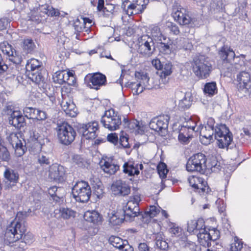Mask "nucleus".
Returning <instances> with one entry per match:
<instances>
[{
    "instance_id": "obj_53",
    "label": "nucleus",
    "mask_w": 251,
    "mask_h": 251,
    "mask_svg": "<svg viewBox=\"0 0 251 251\" xmlns=\"http://www.w3.org/2000/svg\"><path fill=\"white\" fill-rule=\"evenodd\" d=\"M179 244L182 247L186 249H188L192 251H196L197 249L198 248V247L195 243L188 241L187 238L185 241H181L179 243Z\"/></svg>"
},
{
    "instance_id": "obj_50",
    "label": "nucleus",
    "mask_w": 251,
    "mask_h": 251,
    "mask_svg": "<svg viewBox=\"0 0 251 251\" xmlns=\"http://www.w3.org/2000/svg\"><path fill=\"white\" fill-rule=\"evenodd\" d=\"M64 71H57L53 76L54 81L55 83L62 84L65 82Z\"/></svg>"
},
{
    "instance_id": "obj_4",
    "label": "nucleus",
    "mask_w": 251,
    "mask_h": 251,
    "mask_svg": "<svg viewBox=\"0 0 251 251\" xmlns=\"http://www.w3.org/2000/svg\"><path fill=\"white\" fill-rule=\"evenodd\" d=\"M91 187L87 182L77 181L72 189L73 197L76 201L82 203L87 202L91 195Z\"/></svg>"
},
{
    "instance_id": "obj_16",
    "label": "nucleus",
    "mask_w": 251,
    "mask_h": 251,
    "mask_svg": "<svg viewBox=\"0 0 251 251\" xmlns=\"http://www.w3.org/2000/svg\"><path fill=\"white\" fill-rule=\"evenodd\" d=\"M123 121L125 127L136 135L143 134L146 129V126L142 122L136 120L129 121L126 118H124Z\"/></svg>"
},
{
    "instance_id": "obj_22",
    "label": "nucleus",
    "mask_w": 251,
    "mask_h": 251,
    "mask_svg": "<svg viewBox=\"0 0 251 251\" xmlns=\"http://www.w3.org/2000/svg\"><path fill=\"white\" fill-rule=\"evenodd\" d=\"M65 175V170L61 165L57 164H52L50 169L49 176L51 179L55 181H61Z\"/></svg>"
},
{
    "instance_id": "obj_39",
    "label": "nucleus",
    "mask_w": 251,
    "mask_h": 251,
    "mask_svg": "<svg viewBox=\"0 0 251 251\" xmlns=\"http://www.w3.org/2000/svg\"><path fill=\"white\" fill-rule=\"evenodd\" d=\"M125 86L128 87L132 89L133 95H139L142 93L144 91V88L141 85V83H139L138 82H128Z\"/></svg>"
},
{
    "instance_id": "obj_57",
    "label": "nucleus",
    "mask_w": 251,
    "mask_h": 251,
    "mask_svg": "<svg viewBox=\"0 0 251 251\" xmlns=\"http://www.w3.org/2000/svg\"><path fill=\"white\" fill-rule=\"evenodd\" d=\"M243 248L242 242L239 241L237 237L234 238V242L231 245V251H239Z\"/></svg>"
},
{
    "instance_id": "obj_3",
    "label": "nucleus",
    "mask_w": 251,
    "mask_h": 251,
    "mask_svg": "<svg viewBox=\"0 0 251 251\" xmlns=\"http://www.w3.org/2000/svg\"><path fill=\"white\" fill-rule=\"evenodd\" d=\"M215 138L217 141V145L220 148L224 149L231 145H234L232 142V134L225 125H220L215 127Z\"/></svg>"
},
{
    "instance_id": "obj_60",
    "label": "nucleus",
    "mask_w": 251,
    "mask_h": 251,
    "mask_svg": "<svg viewBox=\"0 0 251 251\" xmlns=\"http://www.w3.org/2000/svg\"><path fill=\"white\" fill-rule=\"evenodd\" d=\"M197 229H196L195 234L198 235V233H201V229H206L204 225V221L202 219H199L197 220Z\"/></svg>"
},
{
    "instance_id": "obj_38",
    "label": "nucleus",
    "mask_w": 251,
    "mask_h": 251,
    "mask_svg": "<svg viewBox=\"0 0 251 251\" xmlns=\"http://www.w3.org/2000/svg\"><path fill=\"white\" fill-rule=\"evenodd\" d=\"M203 91L205 94L211 97L217 93L218 90L216 83L215 82L206 83L204 87Z\"/></svg>"
},
{
    "instance_id": "obj_42",
    "label": "nucleus",
    "mask_w": 251,
    "mask_h": 251,
    "mask_svg": "<svg viewBox=\"0 0 251 251\" xmlns=\"http://www.w3.org/2000/svg\"><path fill=\"white\" fill-rule=\"evenodd\" d=\"M108 241L114 247L120 250L124 245V240L118 236H111L109 237Z\"/></svg>"
},
{
    "instance_id": "obj_48",
    "label": "nucleus",
    "mask_w": 251,
    "mask_h": 251,
    "mask_svg": "<svg viewBox=\"0 0 251 251\" xmlns=\"http://www.w3.org/2000/svg\"><path fill=\"white\" fill-rule=\"evenodd\" d=\"M9 60L15 64L12 68H16V65L20 64L22 61V56L16 51L14 50L12 55H11L9 58Z\"/></svg>"
},
{
    "instance_id": "obj_49",
    "label": "nucleus",
    "mask_w": 251,
    "mask_h": 251,
    "mask_svg": "<svg viewBox=\"0 0 251 251\" xmlns=\"http://www.w3.org/2000/svg\"><path fill=\"white\" fill-rule=\"evenodd\" d=\"M221 166L220 163L216 159H214L207 164V170H210L211 172H218L220 170Z\"/></svg>"
},
{
    "instance_id": "obj_8",
    "label": "nucleus",
    "mask_w": 251,
    "mask_h": 251,
    "mask_svg": "<svg viewBox=\"0 0 251 251\" xmlns=\"http://www.w3.org/2000/svg\"><path fill=\"white\" fill-rule=\"evenodd\" d=\"M193 68L196 75L201 78H207L212 69L211 65L203 56L195 59Z\"/></svg>"
},
{
    "instance_id": "obj_5",
    "label": "nucleus",
    "mask_w": 251,
    "mask_h": 251,
    "mask_svg": "<svg viewBox=\"0 0 251 251\" xmlns=\"http://www.w3.org/2000/svg\"><path fill=\"white\" fill-rule=\"evenodd\" d=\"M189 172H198L204 174L207 170L206 158L204 154L198 153L190 157L186 164Z\"/></svg>"
},
{
    "instance_id": "obj_25",
    "label": "nucleus",
    "mask_w": 251,
    "mask_h": 251,
    "mask_svg": "<svg viewBox=\"0 0 251 251\" xmlns=\"http://www.w3.org/2000/svg\"><path fill=\"white\" fill-rule=\"evenodd\" d=\"M9 123L14 126L20 128L25 125V118L20 111H14L11 114Z\"/></svg>"
},
{
    "instance_id": "obj_46",
    "label": "nucleus",
    "mask_w": 251,
    "mask_h": 251,
    "mask_svg": "<svg viewBox=\"0 0 251 251\" xmlns=\"http://www.w3.org/2000/svg\"><path fill=\"white\" fill-rule=\"evenodd\" d=\"M221 58L223 60H227L228 57L233 58L235 55L234 51L230 50L223 48L219 52Z\"/></svg>"
},
{
    "instance_id": "obj_55",
    "label": "nucleus",
    "mask_w": 251,
    "mask_h": 251,
    "mask_svg": "<svg viewBox=\"0 0 251 251\" xmlns=\"http://www.w3.org/2000/svg\"><path fill=\"white\" fill-rule=\"evenodd\" d=\"M81 19L82 21V23L80 25H77V23H79L80 20L79 19H77L75 22V29L76 30L79 31L82 29L83 27H84V25L87 24H91L92 23V21L87 18H82L81 17Z\"/></svg>"
},
{
    "instance_id": "obj_59",
    "label": "nucleus",
    "mask_w": 251,
    "mask_h": 251,
    "mask_svg": "<svg viewBox=\"0 0 251 251\" xmlns=\"http://www.w3.org/2000/svg\"><path fill=\"white\" fill-rule=\"evenodd\" d=\"M197 220H191L187 224V231L190 233L195 234L197 229Z\"/></svg>"
},
{
    "instance_id": "obj_19",
    "label": "nucleus",
    "mask_w": 251,
    "mask_h": 251,
    "mask_svg": "<svg viewBox=\"0 0 251 251\" xmlns=\"http://www.w3.org/2000/svg\"><path fill=\"white\" fill-rule=\"evenodd\" d=\"M173 16L175 21L180 25H187L190 24L192 20L188 14L186 10L183 8H178L173 13Z\"/></svg>"
},
{
    "instance_id": "obj_47",
    "label": "nucleus",
    "mask_w": 251,
    "mask_h": 251,
    "mask_svg": "<svg viewBox=\"0 0 251 251\" xmlns=\"http://www.w3.org/2000/svg\"><path fill=\"white\" fill-rule=\"evenodd\" d=\"M172 65L170 62L163 63L162 65L160 70L162 71V74H163L164 77L170 75L172 71Z\"/></svg>"
},
{
    "instance_id": "obj_36",
    "label": "nucleus",
    "mask_w": 251,
    "mask_h": 251,
    "mask_svg": "<svg viewBox=\"0 0 251 251\" xmlns=\"http://www.w3.org/2000/svg\"><path fill=\"white\" fill-rule=\"evenodd\" d=\"M60 216L63 219H69L71 218H74L75 217L76 212L75 211L69 208L62 207L59 209Z\"/></svg>"
},
{
    "instance_id": "obj_2",
    "label": "nucleus",
    "mask_w": 251,
    "mask_h": 251,
    "mask_svg": "<svg viewBox=\"0 0 251 251\" xmlns=\"http://www.w3.org/2000/svg\"><path fill=\"white\" fill-rule=\"evenodd\" d=\"M55 130L59 141L65 145L71 144L76 136L74 129L65 122H58Z\"/></svg>"
},
{
    "instance_id": "obj_6",
    "label": "nucleus",
    "mask_w": 251,
    "mask_h": 251,
    "mask_svg": "<svg viewBox=\"0 0 251 251\" xmlns=\"http://www.w3.org/2000/svg\"><path fill=\"white\" fill-rule=\"evenodd\" d=\"M121 123V116L113 109L106 110L101 118V123L103 127L110 131L118 129Z\"/></svg>"
},
{
    "instance_id": "obj_28",
    "label": "nucleus",
    "mask_w": 251,
    "mask_h": 251,
    "mask_svg": "<svg viewBox=\"0 0 251 251\" xmlns=\"http://www.w3.org/2000/svg\"><path fill=\"white\" fill-rule=\"evenodd\" d=\"M170 227L169 232L172 234V236L178 238V241L179 243L186 240V236L182 232L181 228L173 223L170 225Z\"/></svg>"
},
{
    "instance_id": "obj_37",
    "label": "nucleus",
    "mask_w": 251,
    "mask_h": 251,
    "mask_svg": "<svg viewBox=\"0 0 251 251\" xmlns=\"http://www.w3.org/2000/svg\"><path fill=\"white\" fill-rule=\"evenodd\" d=\"M163 41H165V40H163L162 39V42H160V52L165 54H169L172 52V51H173L174 50H176L175 49V47L173 42L171 43L167 42V43H166L165 42H163Z\"/></svg>"
},
{
    "instance_id": "obj_40",
    "label": "nucleus",
    "mask_w": 251,
    "mask_h": 251,
    "mask_svg": "<svg viewBox=\"0 0 251 251\" xmlns=\"http://www.w3.org/2000/svg\"><path fill=\"white\" fill-rule=\"evenodd\" d=\"M41 62L35 58H31L28 60L26 64V69L28 71L33 72L40 67Z\"/></svg>"
},
{
    "instance_id": "obj_24",
    "label": "nucleus",
    "mask_w": 251,
    "mask_h": 251,
    "mask_svg": "<svg viewBox=\"0 0 251 251\" xmlns=\"http://www.w3.org/2000/svg\"><path fill=\"white\" fill-rule=\"evenodd\" d=\"M84 219L94 225H99L102 222V216L96 210H88L83 215Z\"/></svg>"
},
{
    "instance_id": "obj_35",
    "label": "nucleus",
    "mask_w": 251,
    "mask_h": 251,
    "mask_svg": "<svg viewBox=\"0 0 251 251\" xmlns=\"http://www.w3.org/2000/svg\"><path fill=\"white\" fill-rule=\"evenodd\" d=\"M192 98L190 93H186L183 98L179 100L178 106L182 109H187L192 104Z\"/></svg>"
},
{
    "instance_id": "obj_20",
    "label": "nucleus",
    "mask_w": 251,
    "mask_h": 251,
    "mask_svg": "<svg viewBox=\"0 0 251 251\" xmlns=\"http://www.w3.org/2000/svg\"><path fill=\"white\" fill-rule=\"evenodd\" d=\"M62 110L66 114L71 117H74L77 115V109L75 104L70 99L66 97H63L61 102Z\"/></svg>"
},
{
    "instance_id": "obj_15",
    "label": "nucleus",
    "mask_w": 251,
    "mask_h": 251,
    "mask_svg": "<svg viewBox=\"0 0 251 251\" xmlns=\"http://www.w3.org/2000/svg\"><path fill=\"white\" fill-rule=\"evenodd\" d=\"M131 3L128 5L126 13L129 16L134 14L142 13L146 8L149 0H129Z\"/></svg>"
},
{
    "instance_id": "obj_21",
    "label": "nucleus",
    "mask_w": 251,
    "mask_h": 251,
    "mask_svg": "<svg viewBox=\"0 0 251 251\" xmlns=\"http://www.w3.org/2000/svg\"><path fill=\"white\" fill-rule=\"evenodd\" d=\"M8 140L15 149V153L18 156H21L24 154L25 148L23 145L21 141L16 134H11L9 136Z\"/></svg>"
},
{
    "instance_id": "obj_23",
    "label": "nucleus",
    "mask_w": 251,
    "mask_h": 251,
    "mask_svg": "<svg viewBox=\"0 0 251 251\" xmlns=\"http://www.w3.org/2000/svg\"><path fill=\"white\" fill-rule=\"evenodd\" d=\"M135 77L137 82L141 83L144 89H151L153 87V83L146 73L144 72H136Z\"/></svg>"
},
{
    "instance_id": "obj_63",
    "label": "nucleus",
    "mask_w": 251,
    "mask_h": 251,
    "mask_svg": "<svg viewBox=\"0 0 251 251\" xmlns=\"http://www.w3.org/2000/svg\"><path fill=\"white\" fill-rule=\"evenodd\" d=\"M1 51L2 52L5 54L7 55L9 57L11 55H12L14 50L12 49V47L11 45L7 44V45H4V46H1Z\"/></svg>"
},
{
    "instance_id": "obj_56",
    "label": "nucleus",
    "mask_w": 251,
    "mask_h": 251,
    "mask_svg": "<svg viewBox=\"0 0 251 251\" xmlns=\"http://www.w3.org/2000/svg\"><path fill=\"white\" fill-rule=\"evenodd\" d=\"M0 158L5 161H8L10 158L9 151L2 145L0 147Z\"/></svg>"
},
{
    "instance_id": "obj_54",
    "label": "nucleus",
    "mask_w": 251,
    "mask_h": 251,
    "mask_svg": "<svg viewBox=\"0 0 251 251\" xmlns=\"http://www.w3.org/2000/svg\"><path fill=\"white\" fill-rule=\"evenodd\" d=\"M161 209L160 207L152 205L150 206L149 210L146 212L145 214L151 218H153L160 212Z\"/></svg>"
},
{
    "instance_id": "obj_26",
    "label": "nucleus",
    "mask_w": 251,
    "mask_h": 251,
    "mask_svg": "<svg viewBox=\"0 0 251 251\" xmlns=\"http://www.w3.org/2000/svg\"><path fill=\"white\" fill-rule=\"evenodd\" d=\"M100 165L103 171L109 175L114 174L119 169V166L115 164L112 160L101 161Z\"/></svg>"
},
{
    "instance_id": "obj_11",
    "label": "nucleus",
    "mask_w": 251,
    "mask_h": 251,
    "mask_svg": "<svg viewBox=\"0 0 251 251\" xmlns=\"http://www.w3.org/2000/svg\"><path fill=\"white\" fill-rule=\"evenodd\" d=\"M238 83L237 89L241 97L247 96L250 94L251 86L249 84L251 80L250 74L245 71L240 72L236 77Z\"/></svg>"
},
{
    "instance_id": "obj_45",
    "label": "nucleus",
    "mask_w": 251,
    "mask_h": 251,
    "mask_svg": "<svg viewBox=\"0 0 251 251\" xmlns=\"http://www.w3.org/2000/svg\"><path fill=\"white\" fill-rule=\"evenodd\" d=\"M102 11L105 17H112L115 12V6L111 3H106Z\"/></svg>"
},
{
    "instance_id": "obj_10",
    "label": "nucleus",
    "mask_w": 251,
    "mask_h": 251,
    "mask_svg": "<svg viewBox=\"0 0 251 251\" xmlns=\"http://www.w3.org/2000/svg\"><path fill=\"white\" fill-rule=\"evenodd\" d=\"M220 232L216 228L201 229V233H198V241L201 246L206 248L211 246V242L218 239Z\"/></svg>"
},
{
    "instance_id": "obj_27",
    "label": "nucleus",
    "mask_w": 251,
    "mask_h": 251,
    "mask_svg": "<svg viewBox=\"0 0 251 251\" xmlns=\"http://www.w3.org/2000/svg\"><path fill=\"white\" fill-rule=\"evenodd\" d=\"M106 79L104 75L100 74H95L91 77L90 82L93 85V88L98 90L100 86L104 85Z\"/></svg>"
},
{
    "instance_id": "obj_34",
    "label": "nucleus",
    "mask_w": 251,
    "mask_h": 251,
    "mask_svg": "<svg viewBox=\"0 0 251 251\" xmlns=\"http://www.w3.org/2000/svg\"><path fill=\"white\" fill-rule=\"evenodd\" d=\"M151 34L154 40L162 42V40H166V37L163 35L160 30L159 27L156 25H151L150 27Z\"/></svg>"
},
{
    "instance_id": "obj_31",
    "label": "nucleus",
    "mask_w": 251,
    "mask_h": 251,
    "mask_svg": "<svg viewBox=\"0 0 251 251\" xmlns=\"http://www.w3.org/2000/svg\"><path fill=\"white\" fill-rule=\"evenodd\" d=\"M155 245L161 250H165L168 248V244L166 241L165 236L162 232H158L154 235Z\"/></svg>"
},
{
    "instance_id": "obj_12",
    "label": "nucleus",
    "mask_w": 251,
    "mask_h": 251,
    "mask_svg": "<svg viewBox=\"0 0 251 251\" xmlns=\"http://www.w3.org/2000/svg\"><path fill=\"white\" fill-rule=\"evenodd\" d=\"M98 130V123L97 122H92L87 124L80 125L78 128V132L82 134L86 139H94L97 135Z\"/></svg>"
},
{
    "instance_id": "obj_44",
    "label": "nucleus",
    "mask_w": 251,
    "mask_h": 251,
    "mask_svg": "<svg viewBox=\"0 0 251 251\" xmlns=\"http://www.w3.org/2000/svg\"><path fill=\"white\" fill-rule=\"evenodd\" d=\"M157 171L160 177L162 179L161 183L163 184V179L166 177L168 170L167 169L166 165L164 163H161L157 166Z\"/></svg>"
},
{
    "instance_id": "obj_30",
    "label": "nucleus",
    "mask_w": 251,
    "mask_h": 251,
    "mask_svg": "<svg viewBox=\"0 0 251 251\" xmlns=\"http://www.w3.org/2000/svg\"><path fill=\"white\" fill-rule=\"evenodd\" d=\"M173 44L176 50L184 49L190 50L192 47V45L190 43L187 39L184 38H179L176 39Z\"/></svg>"
},
{
    "instance_id": "obj_18",
    "label": "nucleus",
    "mask_w": 251,
    "mask_h": 251,
    "mask_svg": "<svg viewBox=\"0 0 251 251\" xmlns=\"http://www.w3.org/2000/svg\"><path fill=\"white\" fill-rule=\"evenodd\" d=\"M111 190L115 195L126 196L130 192V188L127 184L122 180L114 181L111 186Z\"/></svg>"
},
{
    "instance_id": "obj_51",
    "label": "nucleus",
    "mask_w": 251,
    "mask_h": 251,
    "mask_svg": "<svg viewBox=\"0 0 251 251\" xmlns=\"http://www.w3.org/2000/svg\"><path fill=\"white\" fill-rule=\"evenodd\" d=\"M38 162L41 165H49L50 164V154L42 152L38 155Z\"/></svg>"
},
{
    "instance_id": "obj_61",
    "label": "nucleus",
    "mask_w": 251,
    "mask_h": 251,
    "mask_svg": "<svg viewBox=\"0 0 251 251\" xmlns=\"http://www.w3.org/2000/svg\"><path fill=\"white\" fill-rule=\"evenodd\" d=\"M44 12L48 15L50 16H57L60 14L57 9H55V8L50 6H48L46 9H45Z\"/></svg>"
},
{
    "instance_id": "obj_9",
    "label": "nucleus",
    "mask_w": 251,
    "mask_h": 251,
    "mask_svg": "<svg viewBox=\"0 0 251 251\" xmlns=\"http://www.w3.org/2000/svg\"><path fill=\"white\" fill-rule=\"evenodd\" d=\"M141 201L140 195L138 194L133 195L129 198L126 203V205L123 209V213L125 217H127L129 220L140 215L139 202Z\"/></svg>"
},
{
    "instance_id": "obj_41",
    "label": "nucleus",
    "mask_w": 251,
    "mask_h": 251,
    "mask_svg": "<svg viewBox=\"0 0 251 251\" xmlns=\"http://www.w3.org/2000/svg\"><path fill=\"white\" fill-rule=\"evenodd\" d=\"M29 78L36 84H40L44 81V78L41 73L37 71L35 73L31 72L28 74Z\"/></svg>"
},
{
    "instance_id": "obj_62",
    "label": "nucleus",
    "mask_w": 251,
    "mask_h": 251,
    "mask_svg": "<svg viewBox=\"0 0 251 251\" xmlns=\"http://www.w3.org/2000/svg\"><path fill=\"white\" fill-rule=\"evenodd\" d=\"M167 26L174 34L178 35L179 33V28L175 23L168 22L167 23Z\"/></svg>"
},
{
    "instance_id": "obj_58",
    "label": "nucleus",
    "mask_w": 251,
    "mask_h": 251,
    "mask_svg": "<svg viewBox=\"0 0 251 251\" xmlns=\"http://www.w3.org/2000/svg\"><path fill=\"white\" fill-rule=\"evenodd\" d=\"M183 125L192 131H198L199 130L198 127L196 129V124L192 120H189L188 121L184 122Z\"/></svg>"
},
{
    "instance_id": "obj_52",
    "label": "nucleus",
    "mask_w": 251,
    "mask_h": 251,
    "mask_svg": "<svg viewBox=\"0 0 251 251\" xmlns=\"http://www.w3.org/2000/svg\"><path fill=\"white\" fill-rule=\"evenodd\" d=\"M37 109L32 107H25L24 109V113L25 114V116L29 119H35V115L37 112Z\"/></svg>"
},
{
    "instance_id": "obj_1",
    "label": "nucleus",
    "mask_w": 251,
    "mask_h": 251,
    "mask_svg": "<svg viewBox=\"0 0 251 251\" xmlns=\"http://www.w3.org/2000/svg\"><path fill=\"white\" fill-rule=\"evenodd\" d=\"M25 230L24 222L19 221L17 218L7 226L4 234L5 240L14 247L15 251H23L25 249L26 242L20 239Z\"/></svg>"
},
{
    "instance_id": "obj_17",
    "label": "nucleus",
    "mask_w": 251,
    "mask_h": 251,
    "mask_svg": "<svg viewBox=\"0 0 251 251\" xmlns=\"http://www.w3.org/2000/svg\"><path fill=\"white\" fill-rule=\"evenodd\" d=\"M169 117L168 116H160L152 120L149 124L150 127L158 132L165 131L168 127Z\"/></svg>"
},
{
    "instance_id": "obj_43",
    "label": "nucleus",
    "mask_w": 251,
    "mask_h": 251,
    "mask_svg": "<svg viewBox=\"0 0 251 251\" xmlns=\"http://www.w3.org/2000/svg\"><path fill=\"white\" fill-rule=\"evenodd\" d=\"M35 47V44L32 39H24L22 42V48L27 53H29L32 51Z\"/></svg>"
},
{
    "instance_id": "obj_29",
    "label": "nucleus",
    "mask_w": 251,
    "mask_h": 251,
    "mask_svg": "<svg viewBox=\"0 0 251 251\" xmlns=\"http://www.w3.org/2000/svg\"><path fill=\"white\" fill-rule=\"evenodd\" d=\"M123 172L129 176L138 175L140 172L138 170V165L133 162H126L123 165Z\"/></svg>"
},
{
    "instance_id": "obj_64",
    "label": "nucleus",
    "mask_w": 251,
    "mask_h": 251,
    "mask_svg": "<svg viewBox=\"0 0 251 251\" xmlns=\"http://www.w3.org/2000/svg\"><path fill=\"white\" fill-rule=\"evenodd\" d=\"M107 139L108 141L113 143L115 145H116L118 142V137L115 133L109 134L107 135Z\"/></svg>"
},
{
    "instance_id": "obj_33",
    "label": "nucleus",
    "mask_w": 251,
    "mask_h": 251,
    "mask_svg": "<svg viewBox=\"0 0 251 251\" xmlns=\"http://www.w3.org/2000/svg\"><path fill=\"white\" fill-rule=\"evenodd\" d=\"M4 176L7 181L13 183H16L18 181L19 174L13 169L6 168L4 172Z\"/></svg>"
},
{
    "instance_id": "obj_13",
    "label": "nucleus",
    "mask_w": 251,
    "mask_h": 251,
    "mask_svg": "<svg viewBox=\"0 0 251 251\" xmlns=\"http://www.w3.org/2000/svg\"><path fill=\"white\" fill-rule=\"evenodd\" d=\"M188 180L190 185L196 189L201 195L205 196L210 191L207 182L201 177L193 176H190Z\"/></svg>"
},
{
    "instance_id": "obj_7",
    "label": "nucleus",
    "mask_w": 251,
    "mask_h": 251,
    "mask_svg": "<svg viewBox=\"0 0 251 251\" xmlns=\"http://www.w3.org/2000/svg\"><path fill=\"white\" fill-rule=\"evenodd\" d=\"M138 41V52L144 57H150L155 50L152 38L148 35H143Z\"/></svg>"
},
{
    "instance_id": "obj_14",
    "label": "nucleus",
    "mask_w": 251,
    "mask_h": 251,
    "mask_svg": "<svg viewBox=\"0 0 251 251\" xmlns=\"http://www.w3.org/2000/svg\"><path fill=\"white\" fill-rule=\"evenodd\" d=\"M213 119H209L208 123L205 126H202L200 130V134L201 137V143L203 144H208L210 141L213 139V136L215 135V128L214 126L209 124H212Z\"/></svg>"
},
{
    "instance_id": "obj_32",
    "label": "nucleus",
    "mask_w": 251,
    "mask_h": 251,
    "mask_svg": "<svg viewBox=\"0 0 251 251\" xmlns=\"http://www.w3.org/2000/svg\"><path fill=\"white\" fill-rule=\"evenodd\" d=\"M109 222L113 226L119 225L122 223L125 218L127 219V217H125V215L123 213L122 215H120L119 212H115L114 211H113L109 214Z\"/></svg>"
}]
</instances>
